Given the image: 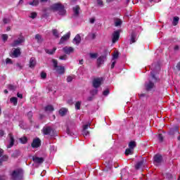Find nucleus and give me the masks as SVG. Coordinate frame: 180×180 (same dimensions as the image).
Returning a JSON list of instances; mask_svg holds the SVG:
<instances>
[{"mask_svg":"<svg viewBox=\"0 0 180 180\" xmlns=\"http://www.w3.org/2000/svg\"><path fill=\"white\" fill-rule=\"evenodd\" d=\"M51 10L53 12H58L60 16H65V13H67L65 7L61 3H56L51 5Z\"/></svg>","mask_w":180,"mask_h":180,"instance_id":"nucleus-1","label":"nucleus"},{"mask_svg":"<svg viewBox=\"0 0 180 180\" xmlns=\"http://www.w3.org/2000/svg\"><path fill=\"white\" fill-rule=\"evenodd\" d=\"M22 176H23V170L22 169L14 170L11 174V178L13 180L22 179Z\"/></svg>","mask_w":180,"mask_h":180,"instance_id":"nucleus-2","label":"nucleus"},{"mask_svg":"<svg viewBox=\"0 0 180 180\" xmlns=\"http://www.w3.org/2000/svg\"><path fill=\"white\" fill-rule=\"evenodd\" d=\"M103 82V77H97L93 79V86L98 89L99 86L102 85V82Z\"/></svg>","mask_w":180,"mask_h":180,"instance_id":"nucleus-3","label":"nucleus"},{"mask_svg":"<svg viewBox=\"0 0 180 180\" xmlns=\"http://www.w3.org/2000/svg\"><path fill=\"white\" fill-rule=\"evenodd\" d=\"M155 86V84L151 80H149L148 82L145 83V89L147 92L152 91Z\"/></svg>","mask_w":180,"mask_h":180,"instance_id":"nucleus-4","label":"nucleus"},{"mask_svg":"<svg viewBox=\"0 0 180 180\" xmlns=\"http://www.w3.org/2000/svg\"><path fill=\"white\" fill-rule=\"evenodd\" d=\"M41 146V140L40 139L37 138L34 139L32 143H31V146L32 148H39Z\"/></svg>","mask_w":180,"mask_h":180,"instance_id":"nucleus-5","label":"nucleus"},{"mask_svg":"<svg viewBox=\"0 0 180 180\" xmlns=\"http://www.w3.org/2000/svg\"><path fill=\"white\" fill-rule=\"evenodd\" d=\"M22 43H25V37H20L18 39L15 40L11 44V47H16L17 46H20Z\"/></svg>","mask_w":180,"mask_h":180,"instance_id":"nucleus-6","label":"nucleus"},{"mask_svg":"<svg viewBox=\"0 0 180 180\" xmlns=\"http://www.w3.org/2000/svg\"><path fill=\"white\" fill-rule=\"evenodd\" d=\"M153 162L155 165H160L161 162H162V155H155L153 157Z\"/></svg>","mask_w":180,"mask_h":180,"instance_id":"nucleus-7","label":"nucleus"},{"mask_svg":"<svg viewBox=\"0 0 180 180\" xmlns=\"http://www.w3.org/2000/svg\"><path fill=\"white\" fill-rule=\"evenodd\" d=\"M21 54H22V51H20V49L16 48V49H14V50L11 53V57L13 58H18V57H20Z\"/></svg>","mask_w":180,"mask_h":180,"instance_id":"nucleus-8","label":"nucleus"},{"mask_svg":"<svg viewBox=\"0 0 180 180\" xmlns=\"http://www.w3.org/2000/svg\"><path fill=\"white\" fill-rule=\"evenodd\" d=\"M120 38V31L119 30L115 31L112 33V43L115 44L116 43V41H118Z\"/></svg>","mask_w":180,"mask_h":180,"instance_id":"nucleus-9","label":"nucleus"},{"mask_svg":"<svg viewBox=\"0 0 180 180\" xmlns=\"http://www.w3.org/2000/svg\"><path fill=\"white\" fill-rule=\"evenodd\" d=\"M105 169L103 170V172L104 174H106V172L112 169V160L106 161L105 163Z\"/></svg>","mask_w":180,"mask_h":180,"instance_id":"nucleus-10","label":"nucleus"},{"mask_svg":"<svg viewBox=\"0 0 180 180\" xmlns=\"http://www.w3.org/2000/svg\"><path fill=\"white\" fill-rule=\"evenodd\" d=\"M51 131H53V129H51V127H44L42 129V133L44 136L51 135Z\"/></svg>","mask_w":180,"mask_h":180,"instance_id":"nucleus-11","label":"nucleus"},{"mask_svg":"<svg viewBox=\"0 0 180 180\" xmlns=\"http://www.w3.org/2000/svg\"><path fill=\"white\" fill-rule=\"evenodd\" d=\"M32 161L35 164H43V162H44V158H39L37 156H32Z\"/></svg>","mask_w":180,"mask_h":180,"instance_id":"nucleus-12","label":"nucleus"},{"mask_svg":"<svg viewBox=\"0 0 180 180\" xmlns=\"http://www.w3.org/2000/svg\"><path fill=\"white\" fill-rule=\"evenodd\" d=\"M55 70L59 74V75L65 74V68L64 66H58L55 68Z\"/></svg>","mask_w":180,"mask_h":180,"instance_id":"nucleus-13","label":"nucleus"},{"mask_svg":"<svg viewBox=\"0 0 180 180\" xmlns=\"http://www.w3.org/2000/svg\"><path fill=\"white\" fill-rule=\"evenodd\" d=\"M71 36V33L68 32L66 34L63 35L61 38L60 40L59 41V44H63L64 41H67V40H68V39H70V37Z\"/></svg>","mask_w":180,"mask_h":180,"instance_id":"nucleus-14","label":"nucleus"},{"mask_svg":"<svg viewBox=\"0 0 180 180\" xmlns=\"http://www.w3.org/2000/svg\"><path fill=\"white\" fill-rule=\"evenodd\" d=\"M74 48L72 46H65L63 48V51L65 53V54H71L72 53L74 52Z\"/></svg>","mask_w":180,"mask_h":180,"instance_id":"nucleus-15","label":"nucleus"},{"mask_svg":"<svg viewBox=\"0 0 180 180\" xmlns=\"http://www.w3.org/2000/svg\"><path fill=\"white\" fill-rule=\"evenodd\" d=\"M106 59V56H101L97 58V66L101 67L102 64L105 63V60Z\"/></svg>","mask_w":180,"mask_h":180,"instance_id":"nucleus-16","label":"nucleus"},{"mask_svg":"<svg viewBox=\"0 0 180 180\" xmlns=\"http://www.w3.org/2000/svg\"><path fill=\"white\" fill-rule=\"evenodd\" d=\"M136 40H137V34L134 32H131V38L129 39V44H133V43H136Z\"/></svg>","mask_w":180,"mask_h":180,"instance_id":"nucleus-17","label":"nucleus"},{"mask_svg":"<svg viewBox=\"0 0 180 180\" xmlns=\"http://www.w3.org/2000/svg\"><path fill=\"white\" fill-rule=\"evenodd\" d=\"M8 136L10 137V143L7 146V148H12V147H13V145L15 144V138H13V135H12V134H9Z\"/></svg>","mask_w":180,"mask_h":180,"instance_id":"nucleus-18","label":"nucleus"},{"mask_svg":"<svg viewBox=\"0 0 180 180\" xmlns=\"http://www.w3.org/2000/svg\"><path fill=\"white\" fill-rule=\"evenodd\" d=\"M29 67H30V68H33L34 67H36V58H35L32 57L30 59Z\"/></svg>","mask_w":180,"mask_h":180,"instance_id":"nucleus-19","label":"nucleus"},{"mask_svg":"<svg viewBox=\"0 0 180 180\" xmlns=\"http://www.w3.org/2000/svg\"><path fill=\"white\" fill-rule=\"evenodd\" d=\"M67 112H68V109L62 108L59 110V115L62 117L65 116V115H67Z\"/></svg>","mask_w":180,"mask_h":180,"instance_id":"nucleus-20","label":"nucleus"},{"mask_svg":"<svg viewBox=\"0 0 180 180\" xmlns=\"http://www.w3.org/2000/svg\"><path fill=\"white\" fill-rule=\"evenodd\" d=\"M73 41H75V44H77V46H78V44H79V43H81V36L77 34L75 37L73 39Z\"/></svg>","mask_w":180,"mask_h":180,"instance_id":"nucleus-21","label":"nucleus"},{"mask_svg":"<svg viewBox=\"0 0 180 180\" xmlns=\"http://www.w3.org/2000/svg\"><path fill=\"white\" fill-rule=\"evenodd\" d=\"M72 9H73L75 16H78V15H79V11L81 9V8H79V6H76L73 7Z\"/></svg>","mask_w":180,"mask_h":180,"instance_id":"nucleus-22","label":"nucleus"},{"mask_svg":"<svg viewBox=\"0 0 180 180\" xmlns=\"http://www.w3.org/2000/svg\"><path fill=\"white\" fill-rule=\"evenodd\" d=\"M143 165H144V160H141L139 162H138L136 163V165H135V169H140V168H141V167H143Z\"/></svg>","mask_w":180,"mask_h":180,"instance_id":"nucleus-23","label":"nucleus"},{"mask_svg":"<svg viewBox=\"0 0 180 180\" xmlns=\"http://www.w3.org/2000/svg\"><path fill=\"white\" fill-rule=\"evenodd\" d=\"M57 50L56 47H54L52 50L50 49H45V52L46 54H49L50 56H53L54 53H56V51Z\"/></svg>","mask_w":180,"mask_h":180,"instance_id":"nucleus-24","label":"nucleus"},{"mask_svg":"<svg viewBox=\"0 0 180 180\" xmlns=\"http://www.w3.org/2000/svg\"><path fill=\"white\" fill-rule=\"evenodd\" d=\"M45 112H53L54 111V107L51 105H46L44 108Z\"/></svg>","mask_w":180,"mask_h":180,"instance_id":"nucleus-25","label":"nucleus"},{"mask_svg":"<svg viewBox=\"0 0 180 180\" xmlns=\"http://www.w3.org/2000/svg\"><path fill=\"white\" fill-rule=\"evenodd\" d=\"M136 146H137V144L136 143V141H131L129 143V148H131V150H133Z\"/></svg>","mask_w":180,"mask_h":180,"instance_id":"nucleus-26","label":"nucleus"},{"mask_svg":"<svg viewBox=\"0 0 180 180\" xmlns=\"http://www.w3.org/2000/svg\"><path fill=\"white\" fill-rule=\"evenodd\" d=\"M11 103H13L14 106H16L18 105V98L16 97H11L10 98Z\"/></svg>","mask_w":180,"mask_h":180,"instance_id":"nucleus-27","label":"nucleus"},{"mask_svg":"<svg viewBox=\"0 0 180 180\" xmlns=\"http://www.w3.org/2000/svg\"><path fill=\"white\" fill-rule=\"evenodd\" d=\"M179 22V17L176 16L173 18V26H176Z\"/></svg>","mask_w":180,"mask_h":180,"instance_id":"nucleus-28","label":"nucleus"},{"mask_svg":"<svg viewBox=\"0 0 180 180\" xmlns=\"http://www.w3.org/2000/svg\"><path fill=\"white\" fill-rule=\"evenodd\" d=\"M35 39L37 40V43H41L43 41V38H41V36L39 34L35 35Z\"/></svg>","mask_w":180,"mask_h":180,"instance_id":"nucleus-29","label":"nucleus"},{"mask_svg":"<svg viewBox=\"0 0 180 180\" xmlns=\"http://www.w3.org/2000/svg\"><path fill=\"white\" fill-rule=\"evenodd\" d=\"M75 108L76 110H81V101H77Z\"/></svg>","mask_w":180,"mask_h":180,"instance_id":"nucleus-30","label":"nucleus"},{"mask_svg":"<svg viewBox=\"0 0 180 180\" xmlns=\"http://www.w3.org/2000/svg\"><path fill=\"white\" fill-rule=\"evenodd\" d=\"M20 141L22 144H26V143H27V137L23 136L20 138Z\"/></svg>","mask_w":180,"mask_h":180,"instance_id":"nucleus-31","label":"nucleus"},{"mask_svg":"<svg viewBox=\"0 0 180 180\" xmlns=\"http://www.w3.org/2000/svg\"><path fill=\"white\" fill-rule=\"evenodd\" d=\"M122 25V20L121 19H117L115 21V26H116L117 27H119V26H121Z\"/></svg>","mask_w":180,"mask_h":180,"instance_id":"nucleus-32","label":"nucleus"},{"mask_svg":"<svg viewBox=\"0 0 180 180\" xmlns=\"http://www.w3.org/2000/svg\"><path fill=\"white\" fill-rule=\"evenodd\" d=\"M29 5H31L32 6H37V5H39V0H33V1L29 3Z\"/></svg>","mask_w":180,"mask_h":180,"instance_id":"nucleus-33","label":"nucleus"},{"mask_svg":"<svg viewBox=\"0 0 180 180\" xmlns=\"http://www.w3.org/2000/svg\"><path fill=\"white\" fill-rule=\"evenodd\" d=\"M89 57L90 58H92V59H96V58H98V53H89Z\"/></svg>","mask_w":180,"mask_h":180,"instance_id":"nucleus-34","label":"nucleus"},{"mask_svg":"<svg viewBox=\"0 0 180 180\" xmlns=\"http://www.w3.org/2000/svg\"><path fill=\"white\" fill-rule=\"evenodd\" d=\"M8 89H9V91H16V86L13 84H8Z\"/></svg>","mask_w":180,"mask_h":180,"instance_id":"nucleus-35","label":"nucleus"},{"mask_svg":"<svg viewBox=\"0 0 180 180\" xmlns=\"http://www.w3.org/2000/svg\"><path fill=\"white\" fill-rule=\"evenodd\" d=\"M0 159L1 160V161H2L3 162H4L8 161V160L9 159V156H8V155H2Z\"/></svg>","mask_w":180,"mask_h":180,"instance_id":"nucleus-36","label":"nucleus"},{"mask_svg":"<svg viewBox=\"0 0 180 180\" xmlns=\"http://www.w3.org/2000/svg\"><path fill=\"white\" fill-rule=\"evenodd\" d=\"M158 139L160 143H162V141H164V135H162V134H159L158 136Z\"/></svg>","mask_w":180,"mask_h":180,"instance_id":"nucleus-37","label":"nucleus"},{"mask_svg":"<svg viewBox=\"0 0 180 180\" xmlns=\"http://www.w3.org/2000/svg\"><path fill=\"white\" fill-rule=\"evenodd\" d=\"M52 63H53V68H54L55 70H56V68H57L58 67V62L57 61V60L53 59V60H52Z\"/></svg>","mask_w":180,"mask_h":180,"instance_id":"nucleus-38","label":"nucleus"},{"mask_svg":"<svg viewBox=\"0 0 180 180\" xmlns=\"http://www.w3.org/2000/svg\"><path fill=\"white\" fill-rule=\"evenodd\" d=\"M90 94L92 95L93 96H95V95L98 94V89H93L90 91Z\"/></svg>","mask_w":180,"mask_h":180,"instance_id":"nucleus-39","label":"nucleus"},{"mask_svg":"<svg viewBox=\"0 0 180 180\" xmlns=\"http://www.w3.org/2000/svg\"><path fill=\"white\" fill-rule=\"evenodd\" d=\"M30 18H31V19H36V18H37V13L36 12L31 13V15L30 16Z\"/></svg>","mask_w":180,"mask_h":180,"instance_id":"nucleus-40","label":"nucleus"},{"mask_svg":"<svg viewBox=\"0 0 180 180\" xmlns=\"http://www.w3.org/2000/svg\"><path fill=\"white\" fill-rule=\"evenodd\" d=\"M131 155V148H127L125 150V155Z\"/></svg>","mask_w":180,"mask_h":180,"instance_id":"nucleus-41","label":"nucleus"},{"mask_svg":"<svg viewBox=\"0 0 180 180\" xmlns=\"http://www.w3.org/2000/svg\"><path fill=\"white\" fill-rule=\"evenodd\" d=\"M66 132L69 136H74V131H71L69 127L67 128Z\"/></svg>","mask_w":180,"mask_h":180,"instance_id":"nucleus-42","label":"nucleus"},{"mask_svg":"<svg viewBox=\"0 0 180 180\" xmlns=\"http://www.w3.org/2000/svg\"><path fill=\"white\" fill-rule=\"evenodd\" d=\"M1 37H2V40H3V41H8V34H3L2 35H1Z\"/></svg>","mask_w":180,"mask_h":180,"instance_id":"nucleus-43","label":"nucleus"},{"mask_svg":"<svg viewBox=\"0 0 180 180\" xmlns=\"http://www.w3.org/2000/svg\"><path fill=\"white\" fill-rule=\"evenodd\" d=\"M41 79H46V78H47V73H46L44 72H41Z\"/></svg>","mask_w":180,"mask_h":180,"instance_id":"nucleus-44","label":"nucleus"},{"mask_svg":"<svg viewBox=\"0 0 180 180\" xmlns=\"http://www.w3.org/2000/svg\"><path fill=\"white\" fill-rule=\"evenodd\" d=\"M150 75H151L153 79H154L155 82H157V81H158V78H157V77H155V75L154 74V72H151Z\"/></svg>","mask_w":180,"mask_h":180,"instance_id":"nucleus-45","label":"nucleus"},{"mask_svg":"<svg viewBox=\"0 0 180 180\" xmlns=\"http://www.w3.org/2000/svg\"><path fill=\"white\" fill-rule=\"evenodd\" d=\"M72 79H74V76H68L66 81L67 82H72Z\"/></svg>","mask_w":180,"mask_h":180,"instance_id":"nucleus-46","label":"nucleus"},{"mask_svg":"<svg viewBox=\"0 0 180 180\" xmlns=\"http://www.w3.org/2000/svg\"><path fill=\"white\" fill-rule=\"evenodd\" d=\"M52 33L55 37H58V31L56 29L53 30Z\"/></svg>","mask_w":180,"mask_h":180,"instance_id":"nucleus-47","label":"nucleus"},{"mask_svg":"<svg viewBox=\"0 0 180 180\" xmlns=\"http://www.w3.org/2000/svg\"><path fill=\"white\" fill-rule=\"evenodd\" d=\"M27 117L29 120H32V117H33V112L32 111L28 112Z\"/></svg>","mask_w":180,"mask_h":180,"instance_id":"nucleus-48","label":"nucleus"},{"mask_svg":"<svg viewBox=\"0 0 180 180\" xmlns=\"http://www.w3.org/2000/svg\"><path fill=\"white\" fill-rule=\"evenodd\" d=\"M15 67H17L18 70H22L23 68V65H22V63H17L15 64Z\"/></svg>","mask_w":180,"mask_h":180,"instance_id":"nucleus-49","label":"nucleus"},{"mask_svg":"<svg viewBox=\"0 0 180 180\" xmlns=\"http://www.w3.org/2000/svg\"><path fill=\"white\" fill-rule=\"evenodd\" d=\"M82 134H83V136H89V131H88V130H86V129H83V131H82Z\"/></svg>","mask_w":180,"mask_h":180,"instance_id":"nucleus-50","label":"nucleus"},{"mask_svg":"<svg viewBox=\"0 0 180 180\" xmlns=\"http://www.w3.org/2000/svg\"><path fill=\"white\" fill-rule=\"evenodd\" d=\"M109 94H110L109 89H106V90H105V91L103 92V95L104 96H108Z\"/></svg>","mask_w":180,"mask_h":180,"instance_id":"nucleus-51","label":"nucleus"},{"mask_svg":"<svg viewBox=\"0 0 180 180\" xmlns=\"http://www.w3.org/2000/svg\"><path fill=\"white\" fill-rule=\"evenodd\" d=\"M97 4L98 5V6H103V1L97 0Z\"/></svg>","mask_w":180,"mask_h":180,"instance_id":"nucleus-52","label":"nucleus"},{"mask_svg":"<svg viewBox=\"0 0 180 180\" xmlns=\"http://www.w3.org/2000/svg\"><path fill=\"white\" fill-rule=\"evenodd\" d=\"M60 60H67V55L60 56L59 57Z\"/></svg>","mask_w":180,"mask_h":180,"instance_id":"nucleus-53","label":"nucleus"},{"mask_svg":"<svg viewBox=\"0 0 180 180\" xmlns=\"http://www.w3.org/2000/svg\"><path fill=\"white\" fill-rule=\"evenodd\" d=\"M18 155L19 153L18 152H15L11 155V157H13L14 158H18Z\"/></svg>","mask_w":180,"mask_h":180,"instance_id":"nucleus-54","label":"nucleus"},{"mask_svg":"<svg viewBox=\"0 0 180 180\" xmlns=\"http://www.w3.org/2000/svg\"><path fill=\"white\" fill-rule=\"evenodd\" d=\"M4 135H5V131L2 129H0V139L1 137H4Z\"/></svg>","mask_w":180,"mask_h":180,"instance_id":"nucleus-55","label":"nucleus"},{"mask_svg":"<svg viewBox=\"0 0 180 180\" xmlns=\"http://www.w3.org/2000/svg\"><path fill=\"white\" fill-rule=\"evenodd\" d=\"M6 64H12V60L11 58L6 59Z\"/></svg>","mask_w":180,"mask_h":180,"instance_id":"nucleus-56","label":"nucleus"},{"mask_svg":"<svg viewBox=\"0 0 180 180\" xmlns=\"http://www.w3.org/2000/svg\"><path fill=\"white\" fill-rule=\"evenodd\" d=\"M18 98H20V99H23V94L17 93Z\"/></svg>","mask_w":180,"mask_h":180,"instance_id":"nucleus-57","label":"nucleus"},{"mask_svg":"<svg viewBox=\"0 0 180 180\" xmlns=\"http://www.w3.org/2000/svg\"><path fill=\"white\" fill-rule=\"evenodd\" d=\"M119 58V53H115L113 54V58L116 59V58Z\"/></svg>","mask_w":180,"mask_h":180,"instance_id":"nucleus-58","label":"nucleus"},{"mask_svg":"<svg viewBox=\"0 0 180 180\" xmlns=\"http://www.w3.org/2000/svg\"><path fill=\"white\" fill-rule=\"evenodd\" d=\"M88 127H89V124H85L83 126V130H88Z\"/></svg>","mask_w":180,"mask_h":180,"instance_id":"nucleus-59","label":"nucleus"},{"mask_svg":"<svg viewBox=\"0 0 180 180\" xmlns=\"http://www.w3.org/2000/svg\"><path fill=\"white\" fill-rule=\"evenodd\" d=\"M116 65V61H114L111 64V70H113L115 68V65Z\"/></svg>","mask_w":180,"mask_h":180,"instance_id":"nucleus-60","label":"nucleus"},{"mask_svg":"<svg viewBox=\"0 0 180 180\" xmlns=\"http://www.w3.org/2000/svg\"><path fill=\"white\" fill-rule=\"evenodd\" d=\"M87 101L89 102H91V101H94V96H89L87 98Z\"/></svg>","mask_w":180,"mask_h":180,"instance_id":"nucleus-61","label":"nucleus"},{"mask_svg":"<svg viewBox=\"0 0 180 180\" xmlns=\"http://www.w3.org/2000/svg\"><path fill=\"white\" fill-rule=\"evenodd\" d=\"M2 155H4V149L0 148V158L2 157Z\"/></svg>","mask_w":180,"mask_h":180,"instance_id":"nucleus-62","label":"nucleus"},{"mask_svg":"<svg viewBox=\"0 0 180 180\" xmlns=\"http://www.w3.org/2000/svg\"><path fill=\"white\" fill-rule=\"evenodd\" d=\"M176 68H177L178 71H180V61L177 63Z\"/></svg>","mask_w":180,"mask_h":180,"instance_id":"nucleus-63","label":"nucleus"},{"mask_svg":"<svg viewBox=\"0 0 180 180\" xmlns=\"http://www.w3.org/2000/svg\"><path fill=\"white\" fill-rule=\"evenodd\" d=\"M3 22L5 25H6V23H8V18H4Z\"/></svg>","mask_w":180,"mask_h":180,"instance_id":"nucleus-64","label":"nucleus"}]
</instances>
